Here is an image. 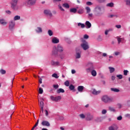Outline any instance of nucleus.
I'll list each match as a JSON object with an SVG mask.
<instances>
[{"instance_id": "f257e3e1", "label": "nucleus", "mask_w": 130, "mask_h": 130, "mask_svg": "<svg viewBox=\"0 0 130 130\" xmlns=\"http://www.w3.org/2000/svg\"><path fill=\"white\" fill-rule=\"evenodd\" d=\"M94 14L96 17H100L104 14V8L101 6H96L94 9Z\"/></svg>"}, {"instance_id": "f03ea898", "label": "nucleus", "mask_w": 130, "mask_h": 130, "mask_svg": "<svg viewBox=\"0 0 130 130\" xmlns=\"http://www.w3.org/2000/svg\"><path fill=\"white\" fill-rule=\"evenodd\" d=\"M81 41L82 43L81 44V46L83 48L84 50H87V49H89V44L88 42L86 41V40H84L83 39H81Z\"/></svg>"}, {"instance_id": "7ed1b4c3", "label": "nucleus", "mask_w": 130, "mask_h": 130, "mask_svg": "<svg viewBox=\"0 0 130 130\" xmlns=\"http://www.w3.org/2000/svg\"><path fill=\"white\" fill-rule=\"evenodd\" d=\"M17 4H18V0H12L11 8L14 11H17L19 9V7L17 6Z\"/></svg>"}, {"instance_id": "20e7f679", "label": "nucleus", "mask_w": 130, "mask_h": 130, "mask_svg": "<svg viewBox=\"0 0 130 130\" xmlns=\"http://www.w3.org/2000/svg\"><path fill=\"white\" fill-rule=\"evenodd\" d=\"M112 98L108 97L107 95H104L102 98V101L105 103H108L109 102H112Z\"/></svg>"}, {"instance_id": "39448f33", "label": "nucleus", "mask_w": 130, "mask_h": 130, "mask_svg": "<svg viewBox=\"0 0 130 130\" xmlns=\"http://www.w3.org/2000/svg\"><path fill=\"white\" fill-rule=\"evenodd\" d=\"M15 21L11 20L9 22V29L10 31H14L15 29Z\"/></svg>"}, {"instance_id": "423d86ee", "label": "nucleus", "mask_w": 130, "mask_h": 130, "mask_svg": "<svg viewBox=\"0 0 130 130\" xmlns=\"http://www.w3.org/2000/svg\"><path fill=\"white\" fill-rule=\"evenodd\" d=\"M50 99L52 101H55V102H58V101H60L61 100V96L60 95H58L57 96L54 97L53 95H51L50 96Z\"/></svg>"}, {"instance_id": "0eeeda50", "label": "nucleus", "mask_w": 130, "mask_h": 130, "mask_svg": "<svg viewBox=\"0 0 130 130\" xmlns=\"http://www.w3.org/2000/svg\"><path fill=\"white\" fill-rule=\"evenodd\" d=\"M51 64L53 67H59L60 66V62L59 61H55L54 60H52L51 61Z\"/></svg>"}, {"instance_id": "6e6552de", "label": "nucleus", "mask_w": 130, "mask_h": 130, "mask_svg": "<svg viewBox=\"0 0 130 130\" xmlns=\"http://www.w3.org/2000/svg\"><path fill=\"white\" fill-rule=\"evenodd\" d=\"M93 118H94V116L88 113L86 114V119L88 121H90V120H92Z\"/></svg>"}, {"instance_id": "1a4fd4ad", "label": "nucleus", "mask_w": 130, "mask_h": 130, "mask_svg": "<svg viewBox=\"0 0 130 130\" xmlns=\"http://www.w3.org/2000/svg\"><path fill=\"white\" fill-rule=\"evenodd\" d=\"M87 67L88 68L86 69V71L87 73H90V72H92L93 70V63H88L87 64Z\"/></svg>"}, {"instance_id": "9d476101", "label": "nucleus", "mask_w": 130, "mask_h": 130, "mask_svg": "<svg viewBox=\"0 0 130 130\" xmlns=\"http://www.w3.org/2000/svg\"><path fill=\"white\" fill-rule=\"evenodd\" d=\"M44 14L46 15V16H49V17H52V13L51 11L49 10V9H46L44 11Z\"/></svg>"}, {"instance_id": "9b49d317", "label": "nucleus", "mask_w": 130, "mask_h": 130, "mask_svg": "<svg viewBox=\"0 0 130 130\" xmlns=\"http://www.w3.org/2000/svg\"><path fill=\"white\" fill-rule=\"evenodd\" d=\"M56 49L58 52H62V51H63V47H62L61 45L58 44Z\"/></svg>"}, {"instance_id": "f8f14e48", "label": "nucleus", "mask_w": 130, "mask_h": 130, "mask_svg": "<svg viewBox=\"0 0 130 130\" xmlns=\"http://www.w3.org/2000/svg\"><path fill=\"white\" fill-rule=\"evenodd\" d=\"M26 3L29 6H34L36 3V0H26Z\"/></svg>"}, {"instance_id": "ddd939ff", "label": "nucleus", "mask_w": 130, "mask_h": 130, "mask_svg": "<svg viewBox=\"0 0 130 130\" xmlns=\"http://www.w3.org/2000/svg\"><path fill=\"white\" fill-rule=\"evenodd\" d=\"M52 43L54 44H57V43H59V39L57 37H53L52 39Z\"/></svg>"}, {"instance_id": "4468645a", "label": "nucleus", "mask_w": 130, "mask_h": 130, "mask_svg": "<svg viewBox=\"0 0 130 130\" xmlns=\"http://www.w3.org/2000/svg\"><path fill=\"white\" fill-rule=\"evenodd\" d=\"M42 125L44 126H50V123L47 120H44L41 123Z\"/></svg>"}, {"instance_id": "2eb2a0df", "label": "nucleus", "mask_w": 130, "mask_h": 130, "mask_svg": "<svg viewBox=\"0 0 130 130\" xmlns=\"http://www.w3.org/2000/svg\"><path fill=\"white\" fill-rule=\"evenodd\" d=\"M118 127L115 124H113L109 127L108 129L109 130H117Z\"/></svg>"}, {"instance_id": "dca6fc26", "label": "nucleus", "mask_w": 130, "mask_h": 130, "mask_svg": "<svg viewBox=\"0 0 130 130\" xmlns=\"http://www.w3.org/2000/svg\"><path fill=\"white\" fill-rule=\"evenodd\" d=\"M84 89H85V87L83 86H79L77 87V90L80 93H83Z\"/></svg>"}, {"instance_id": "f3484780", "label": "nucleus", "mask_w": 130, "mask_h": 130, "mask_svg": "<svg viewBox=\"0 0 130 130\" xmlns=\"http://www.w3.org/2000/svg\"><path fill=\"white\" fill-rule=\"evenodd\" d=\"M0 24L1 25H3V26H5V25H7L8 24V22L6 21V20L4 19H0Z\"/></svg>"}, {"instance_id": "a211bd4d", "label": "nucleus", "mask_w": 130, "mask_h": 130, "mask_svg": "<svg viewBox=\"0 0 130 130\" xmlns=\"http://www.w3.org/2000/svg\"><path fill=\"white\" fill-rule=\"evenodd\" d=\"M35 31L38 34H40V33H42V28L40 27H37Z\"/></svg>"}, {"instance_id": "6ab92c4d", "label": "nucleus", "mask_w": 130, "mask_h": 130, "mask_svg": "<svg viewBox=\"0 0 130 130\" xmlns=\"http://www.w3.org/2000/svg\"><path fill=\"white\" fill-rule=\"evenodd\" d=\"M116 39L117 40L118 44H120V42H122V41H124V38H119V37H117Z\"/></svg>"}, {"instance_id": "aec40b11", "label": "nucleus", "mask_w": 130, "mask_h": 130, "mask_svg": "<svg viewBox=\"0 0 130 130\" xmlns=\"http://www.w3.org/2000/svg\"><path fill=\"white\" fill-rule=\"evenodd\" d=\"M104 118H104V117H97L95 119V121H96V122H101V121H102V120H103Z\"/></svg>"}, {"instance_id": "412c9836", "label": "nucleus", "mask_w": 130, "mask_h": 130, "mask_svg": "<svg viewBox=\"0 0 130 130\" xmlns=\"http://www.w3.org/2000/svg\"><path fill=\"white\" fill-rule=\"evenodd\" d=\"M101 91L100 90L97 91L96 89H93L92 93L93 94V95H98V94H100Z\"/></svg>"}, {"instance_id": "4be33fe9", "label": "nucleus", "mask_w": 130, "mask_h": 130, "mask_svg": "<svg viewBox=\"0 0 130 130\" xmlns=\"http://www.w3.org/2000/svg\"><path fill=\"white\" fill-rule=\"evenodd\" d=\"M75 58L76 59H79V58H81V52H76L75 55Z\"/></svg>"}, {"instance_id": "5701e85b", "label": "nucleus", "mask_w": 130, "mask_h": 130, "mask_svg": "<svg viewBox=\"0 0 130 130\" xmlns=\"http://www.w3.org/2000/svg\"><path fill=\"white\" fill-rule=\"evenodd\" d=\"M119 16L117 14H110L109 15V18H118Z\"/></svg>"}, {"instance_id": "b1692460", "label": "nucleus", "mask_w": 130, "mask_h": 130, "mask_svg": "<svg viewBox=\"0 0 130 130\" xmlns=\"http://www.w3.org/2000/svg\"><path fill=\"white\" fill-rule=\"evenodd\" d=\"M59 56L60 59H63V58L66 57V55L64 54V53H61L59 54Z\"/></svg>"}, {"instance_id": "393cba45", "label": "nucleus", "mask_w": 130, "mask_h": 130, "mask_svg": "<svg viewBox=\"0 0 130 130\" xmlns=\"http://www.w3.org/2000/svg\"><path fill=\"white\" fill-rule=\"evenodd\" d=\"M85 25L87 26L88 28H91V27H92V24H91V23H90L89 21H86Z\"/></svg>"}, {"instance_id": "a878e982", "label": "nucleus", "mask_w": 130, "mask_h": 130, "mask_svg": "<svg viewBox=\"0 0 130 130\" xmlns=\"http://www.w3.org/2000/svg\"><path fill=\"white\" fill-rule=\"evenodd\" d=\"M70 13H73L74 14H76V13H77V9L75 8L70 9Z\"/></svg>"}, {"instance_id": "bb28decb", "label": "nucleus", "mask_w": 130, "mask_h": 130, "mask_svg": "<svg viewBox=\"0 0 130 130\" xmlns=\"http://www.w3.org/2000/svg\"><path fill=\"white\" fill-rule=\"evenodd\" d=\"M57 93L59 94V93H64V89L62 88H59L57 90Z\"/></svg>"}, {"instance_id": "cd10ccee", "label": "nucleus", "mask_w": 130, "mask_h": 130, "mask_svg": "<svg viewBox=\"0 0 130 130\" xmlns=\"http://www.w3.org/2000/svg\"><path fill=\"white\" fill-rule=\"evenodd\" d=\"M113 6H114V4H113V3L111 2L110 3H108L106 5L107 7H109V8H112L113 7Z\"/></svg>"}, {"instance_id": "c85d7f7f", "label": "nucleus", "mask_w": 130, "mask_h": 130, "mask_svg": "<svg viewBox=\"0 0 130 130\" xmlns=\"http://www.w3.org/2000/svg\"><path fill=\"white\" fill-rule=\"evenodd\" d=\"M91 75L93 77H96L97 76V72L95 70H92L91 71Z\"/></svg>"}, {"instance_id": "c756f323", "label": "nucleus", "mask_w": 130, "mask_h": 130, "mask_svg": "<svg viewBox=\"0 0 130 130\" xmlns=\"http://www.w3.org/2000/svg\"><path fill=\"white\" fill-rule=\"evenodd\" d=\"M62 6L66 9H70V5L68 3L63 4Z\"/></svg>"}, {"instance_id": "7c9ffc66", "label": "nucleus", "mask_w": 130, "mask_h": 130, "mask_svg": "<svg viewBox=\"0 0 130 130\" xmlns=\"http://www.w3.org/2000/svg\"><path fill=\"white\" fill-rule=\"evenodd\" d=\"M21 19V17L19 15H16L14 17V21H17L18 20H20Z\"/></svg>"}, {"instance_id": "2f4dec72", "label": "nucleus", "mask_w": 130, "mask_h": 130, "mask_svg": "<svg viewBox=\"0 0 130 130\" xmlns=\"http://www.w3.org/2000/svg\"><path fill=\"white\" fill-rule=\"evenodd\" d=\"M78 26L79 27L80 26L81 28H82L85 27V24L84 23H82L81 22H79V23H78Z\"/></svg>"}, {"instance_id": "473e14b6", "label": "nucleus", "mask_w": 130, "mask_h": 130, "mask_svg": "<svg viewBox=\"0 0 130 130\" xmlns=\"http://www.w3.org/2000/svg\"><path fill=\"white\" fill-rule=\"evenodd\" d=\"M109 70H110V72L111 73V74H112V73H113L114 71H115L114 68L112 67H109Z\"/></svg>"}, {"instance_id": "72a5a7b5", "label": "nucleus", "mask_w": 130, "mask_h": 130, "mask_svg": "<svg viewBox=\"0 0 130 130\" xmlns=\"http://www.w3.org/2000/svg\"><path fill=\"white\" fill-rule=\"evenodd\" d=\"M111 91H113V92H119V89L115 88H111Z\"/></svg>"}, {"instance_id": "f704fd0d", "label": "nucleus", "mask_w": 130, "mask_h": 130, "mask_svg": "<svg viewBox=\"0 0 130 130\" xmlns=\"http://www.w3.org/2000/svg\"><path fill=\"white\" fill-rule=\"evenodd\" d=\"M69 89L71 90V91H73V90H75V86L73 85V84H71L69 86Z\"/></svg>"}, {"instance_id": "c9c22d12", "label": "nucleus", "mask_w": 130, "mask_h": 130, "mask_svg": "<svg viewBox=\"0 0 130 130\" xmlns=\"http://www.w3.org/2000/svg\"><path fill=\"white\" fill-rule=\"evenodd\" d=\"M85 9L86 10V13L89 14L91 12V9H90V7H86L85 8Z\"/></svg>"}, {"instance_id": "e433bc0d", "label": "nucleus", "mask_w": 130, "mask_h": 130, "mask_svg": "<svg viewBox=\"0 0 130 130\" xmlns=\"http://www.w3.org/2000/svg\"><path fill=\"white\" fill-rule=\"evenodd\" d=\"M109 110H110V111H112L113 112H115V109H114V108H113L112 107H109Z\"/></svg>"}, {"instance_id": "4c0bfd02", "label": "nucleus", "mask_w": 130, "mask_h": 130, "mask_svg": "<svg viewBox=\"0 0 130 130\" xmlns=\"http://www.w3.org/2000/svg\"><path fill=\"white\" fill-rule=\"evenodd\" d=\"M48 35H49L50 36H52L53 35V32H52V30L49 29L48 31Z\"/></svg>"}, {"instance_id": "58836bf2", "label": "nucleus", "mask_w": 130, "mask_h": 130, "mask_svg": "<svg viewBox=\"0 0 130 130\" xmlns=\"http://www.w3.org/2000/svg\"><path fill=\"white\" fill-rule=\"evenodd\" d=\"M116 77L119 79V80H121V79H122L123 76L121 74H119L116 75Z\"/></svg>"}, {"instance_id": "ea45409f", "label": "nucleus", "mask_w": 130, "mask_h": 130, "mask_svg": "<svg viewBox=\"0 0 130 130\" xmlns=\"http://www.w3.org/2000/svg\"><path fill=\"white\" fill-rule=\"evenodd\" d=\"M80 118L84 119V118H86V116L84 114H81L79 115Z\"/></svg>"}, {"instance_id": "a19ab883", "label": "nucleus", "mask_w": 130, "mask_h": 130, "mask_svg": "<svg viewBox=\"0 0 130 130\" xmlns=\"http://www.w3.org/2000/svg\"><path fill=\"white\" fill-rule=\"evenodd\" d=\"M0 73L2 75H5V74H6V70H5L4 69H1V70H0Z\"/></svg>"}, {"instance_id": "79ce46f5", "label": "nucleus", "mask_w": 130, "mask_h": 130, "mask_svg": "<svg viewBox=\"0 0 130 130\" xmlns=\"http://www.w3.org/2000/svg\"><path fill=\"white\" fill-rule=\"evenodd\" d=\"M64 85L66 86V87H69V86H70V81H69V80H67L64 82Z\"/></svg>"}, {"instance_id": "37998d69", "label": "nucleus", "mask_w": 130, "mask_h": 130, "mask_svg": "<svg viewBox=\"0 0 130 130\" xmlns=\"http://www.w3.org/2000/svg\"><path fill=\"white\" fill-rule=\"evenodd\" d=\"M58 8L59 9V10H60V11H61L62 12H64V9H63V8H62V7H61V6H60V5H59L58 6Z\"/></svg>"}, {"instance_id": "c03bdc74", "label": "nucleus", "mask_w": 130, "mask_h": 130, "mask_svg": "<svg viewBox=\"0 0 130 130\" xmlns=\"http://www.w3.org/2000/svg\"><path fill=\"white\" fill-rule=\"evenodd\" d=\"M39 94H43V89L42 88H39Z\"/></svg>"}, {"instance_id": "a18cd8bd", "label": "nucleus", "mask_w": 130, "mask_h": 130, "mask_svg": "<svg viewBox=\"0 0 130 130\" xmlns=\"http://www.w3.org/2000/svg\"><path fill=\"white\" fill-rule=\"evenodd\" d=\"M52 76L53 78H55V79H58V76H57V75L55 73L52 74Z\"/></svg>"}, {"instance_id": "49530a36", "label": "nucleus", "mask_w": 130, "mask_h": 130, "mask_svg": "<svg viewBox=\"0 0 130 130\" xmlns=\"http://www.w3.org/2000/svg\"><path fill=\"white\" fill-rule=\"evenodd\" d=\"M127 74H128V71H127V70H124L123 71L124 76H127Z\"/></svg>"}, {"instance_id": "de8ad7c7", "label": "nucleus", "mask_w": 130, "mask_h": 130, "mask_svg": "<svg viewBox=\"0 0 130 130\" xmlns=\"http://www.w3.org/2000/svg\"><path fill=\"white\" fill-rule=\"evenodd\" d=\"M114 55H116V56H117L118 55H119V54H120V52L115 51L114 52Z\"/></svg>"}, {"instance_id": "09e8293b", "label": "nucleus", "mask_w": 130, "mask_h": 130, "mask_svg": "<svg viewBox=\"0 0 130 130\" xmlns=\"http://www.w3.org/2000/svg\"><path fill=\"white\" fill-rule=\"evenodd\" d=\"M65 41H66V42H67L68 43H71V41L70 40V39L68 38H66L64 39Z\"/></svg>"}, {"instance_id": "8fccbe9b", "label": "nucleus", "mask_w": 130, "mask_h": 130, "mask_svg": "<svg viewBox=\"0 0 130 130\" xmlns=\"http://www.w3.org/2000/svg\"><path fill=\"white\" fill-rule=\"evenodd\" d=\"M53 55H56L57 54V51L53 50L52 52Z\"/></svg>"}, {"instance_id": "3c124183", "label": "nucleus", "mask_w": 130, "mask_h": 130, "mask_svg": "<svg viewBox=\"0 0 130 130\" xmlns=\"http://www.w3.org/2000/svg\"><path fill=\"white\" fill-rule=\"evenodd\" d=\"M102 114H105L106 113H107V110L104 109L102 111Z\"/></svg>"}, {"instance_id": "603ef678", "label": "nucleus", "mask_w": 130, "mask_h": 130, "mask_svg": "<svg viewBox=\"0 0 130 130\" xmlns=\"http://www.w3.org/2000/svg\"><path fill=\"white\" fill-rule=\"evenodd\" d=\"M40 106L41 107H44V103L43 102V101L40 102Z\"/></svg>"}, {"instance_id": "864d4df0", "label": "nucleus", "mask_w": 130, "mask_h": 130, "mask_svg": "<svg viewBox=\"0 0 130 130\" xmlns=\"http://www.w3.org/2000/svg\"><path fill=\"white\" fill-rule=\"evenodd\" d=\"M86 5H87V6H92V5H93V4L91 2H86Z\"/></svg>"}, {"instance_id": "5fc2aeb1", "label": "nucleus", "mask_w": 130, "mask_h": 130, "mask_svg": "<svg viewBox=\"0 0 130 130\" xmlns=\"http://www.w3.org/2000/svg\"><path fill=\"white\" fill-rule=\"evenodd\" d=\"M53 87L54 89H58L59 86H58V84H57V85H53Z\"/></svg>"}, {"instance_id": "6e6d98bb", "label": "nucleus", "mask_w": 130, "mask_h": 130, "mask_svg": "<svg viewBox=\"0 0 130 130\" xmlns=\"http://www.w3.org/2000/svg\"><path fill=\"white\" fill-rule=\"evenodd\" d=\"M78 14H83V9H80L78 11Z\"/></svg>"}, {"instance_id": "4d7b16f0", "label": "nucleus", "mask_w": 130, "mask_h": 130, "mask_svg": "<svg viewBox=\"0 0 130 130\" xmlns=\"http://www.w3.org/2000/svg\"><path fill=\"white\" fill-rule=\"evenodd\" d=\"M117 120H121L122 119V117L121 116H119L117 118Z\"/></svg>"}, {"instance_id": "13d9d810", "label": "nucleus", "mask_w": 130, "mask_h": 130, "mask_svg": "<svg viewBox=\"0 0 130 130\" xmlns=\"http://www.w3.org/2000/svg\"><path fill=\"white\" fill-rule=\"evenodd\" d=\"M45 112L46 116H48V111H47V110H45Z\"/></svg>"}, {"instance_id": "bf43d9fd", "label": "nucleus", "mask_w": 130, "mask_h": 130, "mask_svg": "<svg viewBox=\"0 0 130 130\" xmlns=\"http://www.w3.org/2000/svg\"><path fill=\"white\" fill-rule=\"evenodd\" d=\"M84 39H88V38H89V36H88L87 35H85L84 36Z\"/></svg>"}, {"instance_id": "052dcab7", "label": "nucleus", "mask_w": 130, "mask_h": 130, "mask_svg": "<svg viewBox=\"0 0 130 130\" xmlns=\"http://www.w3.org/2000/svg\"><path fill=\"white\" fill-rule=\"evenodd\" d=\"M71 73L73 75H74V74H76V70L73 69L71 70Z\"/></svg>"}, {"instance_id": "680f3d73", "label": "nucleus", "mask_w": 130, "mask_h": 130, "mask_svg": "<svg viewBox=\"0 0 130 130\" xmlns=\"http://www.w3.org/2000/svg\"><path fill=\"white\" fill-rule=\"evenodd\" d=\"M92 17H93V14L92 13L88 14V18H92Z\"/></svg>"}, {"instance_id": "e2e57ef3", "label": "nucleus", "mask_w": 130, "mask_h": 130, "mask_svg": "<svg viewBox=\"0 0 130 130\" xmlns=\"http://www.w3.org/2000/svg\"><path fill=\"white\" fill-rule=\"evenodd\" d=\"M6 12L7 13V14H8L9 15H11V14H12V12H11V11H9V10L6 11Z\"/></svg>"}, {"instance_id": "0e129e2a", "label": "nucleus", "mask_w": 130, "mask_h": 130, "mask_svg": "<svg viewBox=\"0 0 130 130\" xmlns=\"http://www.w3.org/2000/svg\"><path fill=\"white\" fill-rule=\"evenodd\" d=\"M116 27L118 28V29H120V28H121V25H116Z\"/></svg>"}, {"instance_id": "69168bd1", "label": "nucleus", "mask_w": 130, "mask_h": 130, "mask_svg": "<svg viewBox=\"0 0 130 130\" xmlns=\"http://www.w3.org/2000/svg\"><path fill=\"white\" fill-rule=\"evenodd\" d=\"M103 56H104V57H106V56H107V54L106 53H103Z\"/></svg>"}, {"instance_id": "338daca9", "label": "nucleus", "mask_w": 130, "mask_h": 130, "mask_svg": "<svg viewBox=\"0 0 130 130\" xmlns=\"http://www.w3.org/2000/svg\"><path fill=\"white\" fill-rule=\"evenodd\" d=\"M111 79L112 81H114V80H115V76H112Z\"/></svg>"}, {"instance_id": "774afa93", "label": "nucleus", "mask_w": 130, "mask_h": 130, "mask_svg": "<svg viewBox=\"0 0 130 130\" xmlns=\"http://www.w3.org/2000/svg\"><path fill=\"white\" fill-rule=\"evenodd\" d=\"M126 117H128V118H130V114H126L125 115Z\"/></svg>"}]
</instances>
